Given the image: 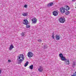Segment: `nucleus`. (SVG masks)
<instances>
[{
	"label": "nucleus",
	"mask_w": 76,
	"mask_h": 76,
	"mask_svg": "<svg viewBox=\"0 0 76 76\" xmlns=\"http://www.w3.org/2000/svg\"><path fill=\"white\" fill-rule=\"evenodd\" d=\"M18 64H20L24 59H25V57L24 55L23 54H20L18 56Z\"/></svg>",
	"instance_id": "1"
},
{
	"label": "nucleus",
	"mask_w": 76,
	"mask_h": 76,
	"mask_svg": "<svg viewBox=\"0 0 76 76\" xmlns=\"http://www.w3.org/2000/svg\"><path fill=\"white\" fill-rule=\"evenodd\" d=\"M66 11H65V13L66 15H69V14H70V12L69 11H67L69 10V7L67 6L66 8Z\"/></svg>",
	"instance_id": "2"
},
{
	"label": "nucleus",
	"mask_w": 76,
	"mask_h": 76,
	"mask_svg": "<svg viewBox=\"0 0 76 76\" xmlns=\"http://www.w3.org/2000/svg\"><path fill=\"white\" fill-rule=\"evenodd\" d=\"M59 20L61 23H64L65 22L66 20H65V19L63 18H61L59 19Z\"/></svg>",
	"instance_id": "3"
},
{
	"label": "nucleus",
	"mask_w": 76,
	"mask_h": 76,
	"mask_svg": "<svg viewBox=\"0 0 76 76\" xmlns=\"http://www.w3.org/2000/svg\"><path fill=\"white\" fill-rule=\"evenodd\" d=\"M33 55L34 54L31 52H28L27 54V56L28 57H32L33 56Z\"/></svg>",
	"instance_id": "4"
},
{
	"label": "nucleus",
	"mask_w": 76,
	"mask_h": 76,
	"mask_svg": "<svg viewBox=\"0 0 76 76\" xmlns=\"http://www.w3.org/2000/svg\"><path fill=\"white\" fill-rule=\"evenodd\" d=\"M60 12L62 13H64L65 12V9L63 7H61L60 8Z\"/></svg>",
	"instance_id": "5"
},
{
	"label": "nucleus",
	"mask_w": 76,
	"mask_h": 76,
	"mask_svg": "<svg viewBox=\"0 0 76 76\" xmlns=\"http://www.w3.org/2000/svg\"><path fill=\"white\" fill-rule=\"evenodd\" d=\"M23 24L24 25H28V21L27 19H25L23 20Z\"/></svg>",
	"instance_id": "6"
},
{
	"label": "nucleus",
	"mask_w": 76,
	"mask_h": 76,
	"mask_svg": "<svg viewBox=\"0 0 76 76\" xmlns=\"http://www.w3.org/2000/svg\"><path fill=\"white\" fill-rule=\"evenodd\" d=\"M53 14L54 16H57V15H58V12H57L54 11L53 12Z\"/></svg>",
	"instance_id": "7"
},
{
	"label": "nucleus",
	"mask_w": 76,
	"mask_h": 76,
	"mask_svg": "<svg viewBox=\"0 0 76 76\" xmlns=\"http://www.w3.org/2000/svg\"><path fill=\"white\" fill-rule=\"evenodd\" d=\"M38 70L39 72H41L43 71V68L41 66H40Z\"/></svg>",
	"instance_id": "8"
},
{
	"label": "nucleus",
	"mask_w": 76,
	"mask_h": 76,
	"mask_svg": "<svg viewBox=\"0 0 76 76\" xmlns=\"http://www.w3.org/2000/svg\"><path fill=\"white\" fill-rule=\"evenodd\" d=\"M32 20L33 23H37V19L35 18H33Z\"/></svg>",
	"instance_id": "9"
},
{
	"label": "nucleus",
	"mask_w": 76,
	"mask_h": 76,
	"mask_svg": "<svg viewBox=\"0 0 76 76\" xmlns=\"http://www.w3.org/2000/svg\"><path fill=\"white\" fill-rule=\"evenodd\" d=\"M65 62L66 63V64L67 65H69V60L66 59L65 61Z\"/></svg>",
	"instance_id": "10"
},
{
	"label": "nucleus",
	"mask_w": 76,
	"mask_h": 76,
	"mask_svg": "<svg viewBox=\"0 0 76 76\" xmlns=\"http://www.w3.org/2000/svg\"><path fill=\"white\" fill-rule=\"evenodd\" d=\"M57 40H59L60 39V36L58 35H56V37Z\"/></svg>",
	"instance_id": "11"
},
{
	"label": "nucleus",
	"mask_w": 76,
	"mask_h": 76,
	"mask_svg": "<svg viewBox=\"0 0 76 76\" xmlns=\"http://www.w3.org/2000/svg\"><path fill=\"white\" fill-rule=\"evenodd\" d=\"M61 59L62 61H66L67 59H66L65 57L63 56L61 58Z\"/></svg>",
	"instance_id": "12"
},
{
	"label": "nucleus",
	"mask_w": 76,
	"mask_h": 76,
	"mask_svg": "<svg viewBox=\"0 0 76 76\" xmlns=\"http://www.w3.org/2000/svg\"><path fill=\"white\" fill-rule=\"evenodd\" d=\"M53 5V3L51 2L50 3V4H48L47 6H48V7H50V6H51Z\"/></svg>",
	"instance_id": "13"
},
{
	"label": "nucleus",
	"mask_w": 76,
	"mask_h": 76,
	"mask_svg": "<svg viewBox=\"0 0 76 76\" xmlns=\"http://www.w3.org/2000/svg\"><path fill=\"white\" fill-rule=\"evenodd\" d=\"M23 16H28V13L27 12H24L22 14Z\"/></svg>",
	"instance_id": "14"
},
{
	"label": "nucleus",
	"mask_w": 76,
	"mask_h": 76,
	"mask_svg": "<svg viewBox=\"0 0 76 76\" xmlns=\"http://www.w3.org/2000/svg\"><path fill=\"white\" fill-rule=\"evenodd\" d=\"M13 47H14L12 45H11L10 46L9 48V50H12V49L13 48Z\"/></svg>",
	"instance_id": "15"
},
{
	"label": "nucleus",
	"mask_w": 76,
	"mask_h": 76,
	"mask_svg": "<svg viewBox=\"0 0 76 76\" xmlns=\"http://www.w3.org/2000/svg\"><path fill=\"white\" fill-rule=\"evenodd\" d=\"M29 69L31 70H32V69H33V65H31V66H29Z\"/></svg>",
	"instance_id": "16"
},
{
	"label": "nucleus",
	"mask_w": 76,
	"mask_h": 76,
	"mask_svg": "<svg viewBox=\"0 0 76 76\" xmlns=\"http://www.w3.org/2000/svg\"><path fill=\"white\" fill-rule=\"evenodd\" d=\"M59 57L61 58L63 57V55L62 53H60L59 55Z\"/></svg>",
	"instance_id": "17"
},
{
	"label": "nucleus",
	"mask_w": 76,
	"mask_h": 76,
	"mask_svg": "<svg viewBox=\"0 0 76 76\" xmlns=\"http://www.w3.org/2000/svg\"><path fill=\"white\" fill-rule=\"evenodd\" d=\"M28 63H29V62H28V61H27V62H26V63L24 65L25 67H26V66H28Z\"/></svg>",
	"instance_id": "18"
},
{
	"label": "nucleus",
	"mask_w": 76,
	"mask_h": 76,
	"mask_svg": "<svg viewBox=\"0 0 76 76\" xmlns=\"http://www.w3.org/2000/svg\"><path fill=\"white\" fill-rule=\"evenodd\" d=\"M76 65V64L75 63V62H73V65H72V66L73 67H75V66Z\"/></svg>",
	"instance_id": "19"
},
{
	"label": "nucleus",
	"mask_w": 76,
	"mask_h": 76,
	"mask_svg": "<svg viewBox=\"0 0 76 76\" xmlns=\"http://www.w3.org/2000/svg\"><path fill=\"white\" fill-rule=\"evenodd\" d=\"M31 27V26H30V25H26V28H29Z\"/></svg>",
	"instance_id": "20"
},
{
	"label": "nucleus",
	"mask_w": 76,
	"mask_h": 76,
	"mask_svg": "<svg viewBox=\"0 0 76 76\" xmlns=\"http://www.w3.org/2000/svg\"><path fill=\"white\" fill-rule=\"evenodd\" d=\"M21 35L22 37H24V36L25 35V33L24 32H22L21 33Z\"/></svg>",
	"instance_id": "21"
},
{
	"label": "nucleus",
	"mask_w": 76,
	"mask_h": 76,
	"mask_svg": "<svg viewBox=\"0 0 76 76\" xmlns=\"http://www.w3.org/2000/svg\"><path fill=\"white\" fill-rule=\"evenodd\" d=\"M71 76H76V72H75L74 73L73 75H72Z\"/></svg>",
	"instance_id": "22"
},
{
	"label": "nucleus",
	"mask_w": 76,
	"mask_h": 76,
	"mask_svg": "<svg viewBox=\"0 0 76 76\" xmlns=\"http://www.w3.org/2000/svg\"><path fill=\"white\" fill-rule=\"evenodd\" d=\"M38 41L39 42H41L42 41V40L40 39H38Z\"/></svg>",
	"instance_id": "23"
},
{
	"label": "nucleus",
	"mask_w": 76,
	"mask_h": 76,
	"mask_svg": "<svg viewBox=\"0 0 76 76\" xmlns=\"http://www.w3.org/2000/svg\"><path fill=\"white\" fill-rule=\"evenodd\" d=\"M47 48V45H45V46H44V48L45 49V48Z\"/></svg>",
	"instance_id": "24"
},
{
	"label": "nucleus",
	"mask_w": 76,
	"mask_h": 76,
	"mask_svg": "<svg viewBox=\"0 0 76 76\" xmlns=\"http://www.w3.org/2000/svg\"><path fill=\"white\" fill-rule=\"evenodd\" d=\"M52 37L53 39H54V34H53V35H52Z\"/></svg>",
	"instance_id": "25"
},
{
	"label": "nucleus",
	"mask_w": 76,
	"mask_h": 76,
	"mask_svg": "<svg viewBox=\"0 0 76 76\" xmlns=\"http://www.w3.org/2000/svg\"><path fill=\"white\" fill-rule=\"evenodd\" d=\"M8 61L9 62V63H10V62H11V61L10 60H8Z\"/></svg>",
	"instance_id": "26"
},
{
	"label": "nucleus",
	"mask_w": 76,
	"mask_h": 76,
	"mask_svg": "<svg viewBox=\"0 0 76 76\" xmlns=\"http://www.w3.org/2000/svg\"><path fill=\"white\" fill-rule=\"evenodd\" d=\"M24 7H26V8L27 7V5H24Z\"/></svg>",
	"instance_id": "27"
},
{
	"label": "nucleus",
	"mask_w": 76,
	"mask_h": 76,
	"mask_svg": "<svg viewBox=\"0 0 76 76\" xmlns=\"http://www.w3.org/2000/svg\"><path fill=\"white\" fill-rule=\"evenodd\" d=\"M1 69H0V74H1Z\"/></svg>",
	"instance_id": "28"
},
{
	"label": "nucleus",
	"mask_w": 76,
	"mask_h": 76,
	"mask_svg": "<svg viewBox=\"0 0 76 76\" xmlns=\"http://www.w3.org/2000/svg\"><path fill=\"white\" fill-rule=\"evenodd\" d=\"M72 1H75V0H72Z\"/></svg>",
	"instance_id": "29"
},
{
	"label": "nucleus",
	"mask_w": 76,
	"mask_h": 76,
	"mask_svg": "<svg viewBox=\"0 0 76 76\" xmlns=\"http://www.w3.org/2000/svg\"><path fill=\"white\" fill-rule=\"evenodd\" d=\"M75 8H76V7H75Z\"/></svg>",
	"instance_id": "30"
}]
</instances>
